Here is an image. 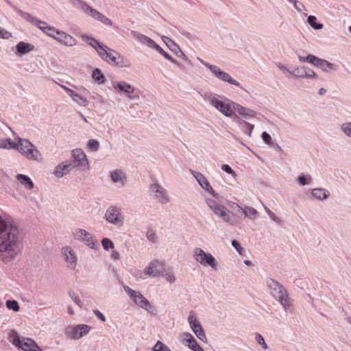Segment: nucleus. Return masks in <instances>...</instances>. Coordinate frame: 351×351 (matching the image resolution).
<instances>
[{"label": "nucleus", "instance_id": "obj_1", "mask_svg": "<svg viewBox=\"0 0 351 351\" xmlns=\"http://www.w3.org/2000/svg\"><path fill=\"white\" fill-rule=\"evenodd\" d=\"M19 252L18 228L0 217V259L4 263L11 262L16 258Z\"/></svg>", "mask_w": 351, "mask_h": 351}, {"label": "nucleus", "instance_id": "obj_2", "mask_svg": "<svg viewBox=\"0 0 351 351\" xmlns=\"http://www.w3.org/2000/svg\"><path fill=\"white\" fill-rule=\"evenodd\" d=\"M82 40L93 47L97 52L98 56L107 63L123 67L125 65L123 57L112 49L100 43L99 40L87 35L82 36Z\"/></svg>", "mask_w": 351, "mask_h": 351}, {"label": "nucleus", "instance_id": "obj_3", "mask_svg": "<svg viewBox=\"0 0 351 351\" xmlns=\"http://www.w3.org/2000/svg\"><path fill=\"white\" fill-rule=\"evenodd\" d=\"M266 285L270 294L280 304L284 311L291 312L293 308L292 301L285 287L279 282L272 278H268L266 280Z\"/></svg>", "mask_w": 351, "mask_h": 351}, {"label": "nucleus", "instance_id": "obj_4", "mask_svg": "<svg viewBox=\"0 0 351 351\" xmlns=\"http://www.w3.org/2000/svg\"><path fill=\"white\" fill-rule=\"evenodd\" d=\"M16 150L29 161L40 162L43 160V154L29 139L18 138V148Z\"/></svg>", "mask_w": 351, "mask_h": 351}, {"label": "nucleus", "instance_id": "obj_5", "mask_svg": "<svg viewBox=\"0 0 351 351\" xmlns=\"http://www.w3.org/2000/svg\"><path fill=\"white\" fill-rule=\"evenodd\" d=\"M204 98L225 117H232V104L234 101L230 99L222 101L220 95L213 93H206Z\"/></svg>", "mask_w": 351, "mask_h": 351}, {"label": "nucleus", "instance_id": "obj_6", "mask_svg": "<svg viewBox=\"0 0 351 351\" xmlns=\"http://www.w3.org/2000/svg\"><path fill=\"white\" fill-rule=\"evenodd\" d=\"M8 340L23 351H43L32 339L19 335L14 330L10 331Z\"/></svg>", "mask_w": 351, "mask_h": 351}, {"label": "nucleus", "instance_id": "obj_7", "mask_svg": "<svg viewBox=\"0 0 351 351\" xmlns=\"http://www.w3.org/2000/svg\"><path fill=\"white\" fill-rule=\"evenodd\" d=\"M193 257L194 260L203 267H209L213 271L219 269V262L209 252H205L203 249L196 247L193 250Z\"/></svg>", "mask_w": 351, "mask_h": 351}, {"label": "nucleus", "instance_id": "obj_8", "mask_svg": "<svg viewBox=\"0 0 351 351\" xmlns=\"http://www.w3.org/2000/svg\"><path fill=\"white\" fill-rule=\"evenodd\" d=\"M206 203L215 215L221 218L225 222L232 226L236 225V221L232 218L233 214L224 206L219 204L215 199L212 198H206Z\"/></svg>", "mask_w": 351, "mask_h": 351}, {"label": "nucleus", "instance_id": "obj_9", "mask_svg": "<svg viewBox=\"0 0 351 351\" xmlns=\"http://www.w3.org/2000/svg\"><path fill=\"white\" fill-rule=\"evenodd\" d=\"M198 60L202 64L208 68L213 75L219 80L242 88L241 84L237 80L234 79L229 73L222 71L218 66L210 64L199 58Z\"/></svg>", "mask_w": 351, "mask_h": 351}, {"label": "nucleus", "instance_id": "obj_10", "mask_svg": "<svg viewBox=\"0 0 351 351\" xmlns=\"http://www.w3.org/2000/svg\"><path fill=\"white\" fill-rule=\"evenodd\" d=\"M149 190L152 199L156 202L165 205L171 202L168 191L161 184L157 182L151 184Z\"/></svg>", "mask_w": 351, "mask_h": 351}, {"label": "nucleus", "instance_id": "obj_11", "mask_svg": "<svg viewBox=\"0 0 351 351\" xmlns=\"http://www.w3.org/2000/svg\"><path fill=\"white\" fill-rule=\"evenodd\" d=\"M73 237L74 239L83 243L86 246L92 250H97L99 247V244L93 235L83 228H76L73 233Z\"/></svg>", "mask_w": 351, "mask_h": 351}, {"label": "nucleus", "instance_id": "obj_12", "mask_svg": "<svg viewBox=\"0 0 351 351\" xmlns=\"http://www.w3.org/2000/svg\"><path fill=\"white\" fill-rule=\"evenodd\" d=\"M92 327L88 324L71 325L65 328L64 334L70 339L79 340L88 335Z\"/></svg>", "mask_w": 351, "mask_h": 351}, {"label": "nucleus", "instance_id": "obj_13", "mask_svg": "<svg viewBox=\"0 0 351 351\" xmlns=\"http://www.w3.org/2000/svg\"><path fill=\"white\" fill-rule=\"evenodd\" d=\"M78 6L81 8V10L90 16L92 19L99 21L103 24L108 26H112L113 25L112 22L110 19H109L107 16L104 15L102 13L99 12L97 10L93 8L90 5H89L86 2L82 0H76Z\"/></svg>", "mask_w": 351, "mask_h": 351}, {"label": "nucleus", "instance_id": "obj_14", "mask_svg": "<svg viewBox=\"0 0 351 351\" xmlns=\"http://www.w3.org/2000/svg\"><path fill=\"white\" fill-rule=\"evenodd\" d=\"M105 219L110 223L121 227L124 223V215L121 208L117 206H110L106 210Z\"/></svg>", "mask_w": 351, "mask_h": 351}, {"label": "nucleus", "instance_id": "obj_15", "mask_svg": "<svg viewBox=\"0 0 351 351\" xmlns=\"http://www.w3.org/2000/svg\"><path fill=\"white\" fill-rule=\"evenodd\" d=\"M123 289L136 306L146 311L152 308L150 302L141 293L133 290L127 285L123 286Z\"/></svg>", "mask_w": 351, "mask_h": 351}, {"label": "nucleus", "instance_id": "obj_16", "mask_svg": "<svg viewBox=\"0 0 351 351\" xmlns=\"http://www.w3.org/2000/svg\"><path fill=\"white\" fill-rule=\"evenodd\" d=\"M9 4L14 9V10L16 12H17L21 17H23L27 22L30 23L32 25L37 27L38 29H40L43 32H44V30H45V28L49 26L48 24L45 21L40 20L38 18L32 15L29 12H24V11L21 10L18 7L12 4L10 2H9Z\"/></svg>", "mask_w": 351, "mask_h": 351}, {"label": "nucleus", "instance_id": "obj_17", "mask_svg": "<svg viewBox=\"0 0 351 351\" xmlns=\"http://www.w3.org/2000/svg\"><path fill=\"white\" fill-rule=\"evenodd\" d=\"M75 168V164L71 160H65L58 164L53 169V174L57 178H62L69 174Z\"/></svg>", "mask_w": 351, "mask_h": 351}, {"label": "nucleus", "instance_id": "obj_18", "mask_svg": "<svg viewBox=\"0 0 351 351\" xmlns=\"http://www.w3.org/2000/svg\"><path fill=\"white\" fill-rule=\"evenodd\" d=\"M191 172L199 186L204 191L209 193L214 198H219V194L215 191L208 179L202 173L193 170H191Z\"/></svg>", "mask_w": 351, "mask_h": 351}, {"label": "nucleus", "instance_id": "obj_19", "mask_svg": "<svg viewBox=\"0 0 351 351\" xmlns=\"http://www.w3.org/2000/svg\"><path fill=\"white\" fill-rule=\"evenodd\" d=\"M62 253L66 267L71 270H74L77 264V256L74 250L70 246H64L62 248Z\"/></svg>", "mask_w": 351, "mask_h": 351}, {"label": "nucleus", "instance_id": "obj_20", "mask_svg": "<svg viewBox=\"0 0 351 351\" xmlns=\"http://www.w3.org/2000/svg\"><path fill=\"white\" fill-rule=\"evenodd\" d=\"M287 71L295 78L317 79V75L310 68L303 66H298L292 70L287 69Z\"/></svg>", "mask_w": 351, "mask_h": 351}, {"label": "nucleus", "instance_id": "obj_21", "mask_svg": "<svg viewBox=\"0 0 351 351\" xmlns=\"http://www.w3.org/2000/svg\"><path fill=\"white\" fill-rule=\"evenodd\" d=\"M71 156L74 159L75 167L82 169H88L89 162L84 152L82 149H74L71 151Z\"/></svg>", "mask_w": 351, "mask_h": 351}, {"label": "nucleus", "instance_id": "obj_22", "mask_svg": "<svg viewBox=\"0 0 351 351\" xmlns=\"http://www.w3.org/2000/svg\"><path fill=\"white\" fill-rule=\"evenodd\" d=\"M228 206L232 209H236L237 213H241L244 215V218H248L251 220H254L257 218L258 211L250 206H244L243 208L239 206L237 203L233 202H228Z\"/></svg>", "mask_w": 351, "mask_h": 351}, {"label": "nucleus", "instance_id": "obj_23", "mask_svg": "<svg viewBox=\"0 0 351 351\" xmlns=\"http://www.w3.org/2000/svg\"><path fill=\"white\" fill-rule=\"evenodd\" d=\"M180 340L183 345L188 346L193 351H204L189 332H184L180 335Z\"/></svg>", "mask_w": 351, "mask_h": 351}, {"label": "nucleus", "instance_id": "obj_24", "mask_svg": "<svg viewBox=\"0 0 351 351\" xmlns=\"http://www.w3.org/2000/svg\"><path fill=\"white\" fill-rule=\"evenodd\" d=\"M53 39L67 47H73L77 43V40L74 37L61 30H58Z\"/></svg>", "mask_w": 351, "mask_h": 351}, {"label": "nucleus", "instance_id": "obj_25", "mask_svg": "<svg viewBox=\"0 0 351 351\" xmlns=\"http://www.w3.org/2000/svg\"><path fill=\"white\" fill-rule=\"evenodd\" d=\"M110 178L112 182L121 187L125 186L127 182V175L121 169H114L110 171Z\"/></svg>", "mask_w": 351, "mask_h": 351}, {"label": "nucleus", "instance_id": "obj_26", "mask_svg": "<svg viewBox=\"0 0 351 351\" xmlns=\"http://www.w3.org/2000/svg\"><path fill=\"white\" fill-rule=\"evenodd\" d=\"M59 86L66 92L71 99L79 106L86 107L88 105V101L85 97L80 95L75 90L63 84H59Z\"/></svg>", "mask_w": 351, "mask_h": 351}, {"label": "nucleus", "instance_id": "obj_27", "mask_svg": "<svg viewBox=\"0 0 351 351\" xmlns=\"http://www.w3.org/2000/svg\"><path fill=\"white\" fill-rule=\"evenodd\" d=\"M162 262L158 260L154 259L149 263L147 267L144 269V274L151 277H158L162 274V271L159 268L162 266Z\"/></svg>", "mask_w": 351, "mask_h": 351}, {"label": "nucleus", "instance_id": "obj_28", "mask_svg": "<svg viewBox=\"0 0 351 351\" xmlns=\"http://www.w3.org/2000/svg\"><path fill=\"white\" fill-rule=\"evenodd\" d=\"M235 112H237L239 115L245 119L254 117L256 114V112L254 110L243 107L239 104L234 101L232 104V116Z\"/></svg>", "mask_w": 351, "mask_h": 351}, {"label": "nucleus", "instance_id": "obj_29", "mask_svg": "<svg viewBox=\"0 0 351 351\" xmlns=\"http://www.w3.org/2000/svg\"><path fill=\"white\" fill-rule=\"evenodd\" d=\"M313 65L319 68L324 72H329L337 69V66L335 64L317 56L315 58Z\"/></svg>", "mask_w": 351, "mask_h": 351}, {"label": "nucleus", "instance_id": "obj_30", "mask_svg": "<svg viewBox=\"0 0 351 351\" xmlns=\"http://www.w3.org/2000/svg\"><path fill=\"white\" fill-rule=\"evenodd\" d=\"M131 34L134 39L138 40L140 43L146 45L147 47L154 49L156 47V43L149 37L144 34H140L136 31H132Z\"/></svg>", "mask_w": 351, "mask_h": 351}, {"label": "nucleus", "instance_id": "obj_31", "mask_svg": "<svg viewBox=\"0 0 351 351\" xmlns=\"http://www.w3.org/2000/svg\"><path fill=\"white\" fill-rule=\"evenodd\" d=\"M112 87L115 90H119L127 94H132L134 92L135 88L125 81L113 82Z\"/></svg>", "mask_w": 351, "mask_h": 351}, {"label": "nucleus", "instance_id": "obj_32", "mask_svg": "<svg viewBox=\"0 0 351 351\" xmlns=\"http://www.w3.org/2000/svg\"><path fill=\"white\" fill-rule=\"evenodd\" d=\"M16 178L25 189L32 190L34 189V184L29 176L24 174H17Z\"/></svg>", "mask_w": 351, "mask_h": 351}, {"label": "nucleus", "instance_id": "obj_33", "mask_svg": "<svg viewBox=\"0 0 351 351\" xmlns=\"http://www.w3.org/2000/svg\"><path fill=\"white\" fill-rule=\"evenodd\" d=\"M311 195L318 200H324L327 199L330 193L328 190L323 188H316L311 190Z\"/></svg>", "mask_w": 351, "mask_h": 351}, {"label": "nucleus", "instance_id": "obj_34", "mask_svg": "<svg viewBox=\"0 0 351 351\" xmlns=\"http://www.w3.org/2000/svg\"><path fill=\"white\" fill-rule=\"evenodd\" d=\"M0 149H16L18 148V142L15 143L10 138H0Z\"/></svg>", "mask_w": 351, "mask_h": 351}, {"label": "nucleus", "instance_id": "obj_35", "mask_svg": "<svg viewBox=\"0 0 351 351\" xmlns=\"http://www.w3.org/2000/svg\"><path fill=\"white\" fill-rule=\"evenodd\" d=\"M187 319L192 330L202 326L199 322L197 320L195 313L193 311H191L189 312Z\"/></svg>", "mask_w": 351, "mask_h": 351}, {"label": "nucleus", "instance_id": "obj_36", "mask_svg": "<svg viewBox=\"0 0 351 351\" xmlns=\"http://www.w3.org/2000/svg\"><path fill=\"white\" fill-rule=\"evenodd\" d=\"M34 46L23 41L19 42L16 45V50L19 53L25 54L33 50Z\"/></svg>", "mask_w": 351, "mask_h": 351}, {"label": "nucleus", "instance_id": "obj_37", "mask_svg": "<svg viewBox=\"0 0 351 351\" xmlns=\"http://www.w3.org/2000/svg\"><path fill=\"white\" fill-rule=\"evenodd\" d=\"M162 40L165 43L167 46L176 55H178V51H180V47L169 38L167 36H162Z\"/></svg>", "mask_w": 351, "mask_h": 351}, {"label": "nucleus", "instance_id": "obj_38", "mask_svg": "<svg viewBox=\"0 0 351 351\" xmlns=\"http://www.w3.org/2000/svg\"><path fill=\"white\" fill-rule=\"evenodd\" d=\"M92 77L95 82L100 84H104L105 82V77L102 73L101 71L99 69H95L93 71Z\"/></svg>", "mask_w": 351, "mask_h": 351}, {"label": "nucleus", "instance_id": "obj_39", "mask_svg": "<svg viewBox=\"0 0 351 351\" xmlns=\"http://www.w3.org/2000/svg\"><path fill=\"white\" fill-rule=\"evenodd\" d=\"M156 47L154 49H156L159 53H160L162 56H164L166 59L170 60L172 63L178 65L181 67V64L175 59H173L171 56H170L165 50H163L158 45H156Z\"/></svg>", "mask_w": 351, "mask_h": 351}, {"label": "nucleus", "instance_id": "obj_40", "mask_svg": "<svg viewBox=\"0 0 351 351\" xmlns=\"http://www.w3.org/2000/svg\"><path fill=\"white\" fill-rule=\"evenodd\" d=\"M317 18L315 16L310 15L308 17L307 22L314 29L318 30L323 28V25L316 22Z\"/></svg>", "mask_w": 351, "mask_h": 351}, {"label": "nucleus", "instance_id": "obj_41", "mask_svg": "<svg viewBox=\"0 0 351 351\" xmlns=\"http://www.w3.org/2000/svg\"><path fill=\"white\" fill-rule=\"evenodd\" d=\"M6 307L9 310H12L14 312H18L20 310V306L16 300H7L6 302Z\"/></svg>", "mask_w": 351, "mask_h": 351}, {"label": "nucleus", "instance_id": "obj_42", "mask_svg": "<svg viewBox=\"0 0 351 351\" xmlns=\"http://www.w3.org/2000/svg\"><path fill=\"white\" fill-rule=\"evenodd\" d=\"M160 276H162L163 278L166 280V281L171 284L174 283L176 280V278L173 272L171 271L162 272V274Z\"/></svg>", "mask_w": 351, "mask_h": 351}, {"label": "nucleus", "instance_id": "obj_43", "mask_svg": "<svg viewBox=\"0 0 351 351\" xmlns=\"http://www.w3.org/2000/svg\"><path fill=\"white\" fill-rule=\"evenodd\" d=\"M193 332L195 333V335L199 339H200L203 342L207 341L206 334L202 326L199 327L198 328H196L195 330H193Z\"/></svg>", "mask_w": 351, "mask_h": 351}, {"label": "nucleus", "instance_id": "obj_44", "mask_svg": "<svg viewBox=\"0 0 351 351\" xmlns=\"http://www.w3.org/2000/svg\"><path fill=\"white\" fill-rule=\"evenodd\" d=\"M87 148L92 152H97L99 148V143L95 139H90L87 143Z\"/></svg>", "mask_w": 351, "mask_h": 351}, {"label": "nucleus", "instance_id": "obj_45", "mask_svg": "<svg viewBox=\"0 0 351 351\" xmlns=\"http://www.w3.org/2000/svg\"><path fill=\"white\" fill-rule=\"evenodd\" d=\"M341 130L346 136L351 138V122H347L341 124Z\"/></svg>", "mask_w": 351, "mask_h": 351}, {"label": "nucleus", "instance_id": "obj_46", "mask_svg": "<svg viewBox=\"0 0 351 351\" xmlns=\"http://www.w3.org/2000/svg\"><path fill=\"white\" fill-rule=\"evenodd\" d=\"M45 30H44V33L52 38H54L56 34L59 30L56 27L50 25H49L47 27H45Z\"/></svg>", "mask_w": 351, "mask_h": 351}, {"label": "nucleus", "instance_id": "obj_47", "mask_svg": "<svg viewBox=\"0 0 351 351\" xmlns=\"http://www.w3.org/2000/svg\"><path fill=\"white\" fill-rule=\"evenodd\" d=\"M255 340L256 343L261 346L264 350H267L268 348L264 337L260 333L255 334Z\"/></svg>", "mask_w": 351, "mask_h": 351}, {"label": "nucleus", "instance_id": "obj_48", "mask_svg": "<svg viewBox=\"0 0 351 351\" xmlns=\"http://www.w3.org/2000/svg\"><path fill=\"white\" fill-rule=\"evenodd\" d=\"M101 245L105 250L114 249V247L113 242L110 239L108 238H105L101 240Z\"/></svg>", "mask_w": 351, "mask_h": 351}, {"label": "nucleus", "instance_id": "obj_49", "mask_svg": "<svg viewBox=\"0 0 351 351\" xmlns=\"http://www.w3.org/2000/svg\"><path fill=\"white\" fill-rule=\"evenodd\" d=\"M154 351H171L167 346L158 341L153 348Z\"/></svg>", "mask_w": 351, "mask_h": 351}, {"label": "nucleus", "instance_id": "obj_50", "mask_svg": "<svg viewBox=\"0 0 351 351\" xmlns=\"http://www.w3.org/2000/svg\"><path fill=\"white\" fill-rule=\"evenodd\" d=\"M264 209L266 213L268 214L269 217L275 222L280 224L282 221L280 217H278L274 212H272L269 208L267 206H264Z\"/></svg>", "mask_w": 351, "mask_h": 351}, {"label": "nucleus", "instance_id": "obj_51", "mask_svg": "<svg viewBox=\"0 0 351 351\" xmlns=\"http://www.w3.org/2000/svg\"><path fill=\"white\" fill-rule=\"evenodd\" d=\"M311 179V176H306L304 173L300 174L298 177L300 184L303 186L310 184Z\"/></svg>", "mask_w": 351, "mask_h": 351}, {"label": "nucleus", "instance_id": "obj_52", "mask_svg": "<svg viewBox=\"0 0 351 351\" xmlns=\"http://www.w3.org/2000/svg\"><path fill=\"white\" fill-rule=\"evenodd\" d=\"M69 295L77 305H78L80 307L82 306V303L80 297L75 293L74 291H69Z\"/></svg>", "mask_w": 351, "mask_h": 351}, {"label": "nucleus", "instance_id": "obj_53", "mask_svg": "<svg viewBox=\"0 0 351 351\" xmlns=\"http://www.w3.org/2000/svg\"><path fill=\"white\" fill-rule=\"evenodd\" d=\"M315 56L309 54L306 57L298 56V59L300 62H308L313 64Z\"/></svg>", "mask_w": 351, "mask_h": 351}, {"label": "nucleus", "instance_id": "obj_54", "mask_svg": "<svg viewBox=\"0 0 351 351\" xmlns=\"http://www.w3.org/2000/svg\"><path fill=\"white\" fill-rule=\"evenodd\" d=\"M254 130V125L248 123L244 122V128L243 132L246 133L249 136H252V131Z\"/></svg>", "mask_w": 351, "mask_h": 351}, {"label": "nucleus", "instance_id": "obj_55", "mask_svg": "<svg viewBox=\"0 0 351 351\" xmlns=\"http://www.w3.org/2000/svg\"><path fill=\"white\" fill-rule=\"evenodd\" d=\"M221 169L226 171L227 173L231 175L233 178L237 177V173L228 165H223L221 166Z\"/></svg>", "mask_w": 351, "mask_h": 351}, {"label": "nucleus", "instance_id": "obj_56", "mask_svg": "<svg viewBox=\"0 0 351 351\" xmlns=\"http://www.w3.org/2000/svg\"><path fill=\"white\" fill-rule=\"evenodd\" d=\"M146 237H147V239L149 241H152V243L156 242L157 237H156V233L154 231H152V230L148 231L147 232Z\"/></svg>", "mask_w": 351, "mask_h": 351}, {"label": "nucleus", "instance_id": "obj_57", "mask_svg": "<svg viewBox=\"0 0 351 351\" xmlns=\"http://www.w3.org/2000/svg\"><path fill=\"white\" fill-rule=\"evenodd\" d=\"M261 136H262V138L264 141V142L265 143H267V145H271L272 143L271 137L267 132H263L262 133Z\"/></svg>", "mask_w": 351, "mask_h": 351}, {"label": "nucleus", "instance_id": "obj_58", "mask_svg": "<svg viewBox=\"0 0 351 351\" xmlns=\"http://www.w3.org/2000/svg\"><path fill=\"white\" fill-rule=\"evenodd\" d=\"M289 2L292 3L295 7V8L298 10L299 12H301L302 8H305L303 3H300L298 5V2L297 0H287Z\"/></svg>", "mask_w": 351, "mask_h": 351}, {"label": "nucleus", "instance_id": "obj_59", "mask_svg": "<svg viewBox=\"0 0 351 351\" xmlns=\"http://www.w3.org/2000/svg\"><path fill=\"white\" fill-rule=\"evenodd\" d=\"M11 37V33L3 28L0 27V38L8 39Z\"/></svg>", "mask_w": 351, "mask_h": 351}, {"label": "nucleus", "instance_id": "obj_60", "mask_svg": "<svg viewBox=\"0 0 351 351\" xmlns=\"http://www.w3.org/2000/svg\"><path fill=\"white\" fill-rule=\"evenodd\" d=\"M232 245L236 249V250L240 254H242V252L243 250V247L240 245L239 243L236 241L233 240L232 241Z\"/></svg>", "mask_w": 351, "mask_h": 351}, {"label": "nucleus", "instance_id": "obj_61", "mask_svg": "<svg viewBox=\"0 0 351 351\" xmlns=\"http://www.w3.org/2000/svg\"><path fill=\"white\" fill-rule=\"evenodd\" d=\"M93 313L101 322H106L105 316L99 310H97V309L94 310Z\"/></svg>", "mask_w": 351, "mask_h": 351}, {"label": "nucleus", "instance_id": "obj_62", "mask_svg": "<svg viewBox=\"0 0 351 351\" xmlns=\"http://www.w3.org/2000/svg\"><path fill=\"white\" fill-rule=\"evenodd\" d=\"M177 56L181 57L184 60L189 62V59L188 58V57L180 49V51H178Z\"/></svg>", "mask_w": 351, "mask_h": 351}, {"label": "nucleus", "instance_id": "obj_63", "mask_svg": "<svg viewBox=\"0 0 351 351\" xmlns=\"http://www.w3.org/2000/svg\"><path fill=\"white\" fill-rule=\"evenodd\" d=\"M119 257V254L117 252H114L112 254V258L114 259H118Z\"/></svg>", "mask_w": 351, "mask_h": 351}, {"label": "nucleus", "instance_id": "obj_64", "mask_svg": "<svg viewBox=\"0 0 351 351\" xmlns=\"http://www.w3.org/2000/svg\"><path fill=\"white\" fill-rule=\"evenodd\" d=\"M68 313L69 315H73L74 314V311H73L72 307H71V306L68 307Z\"/></svg>", "mask_w": 351, "mask_h": 351}]
</instances>
